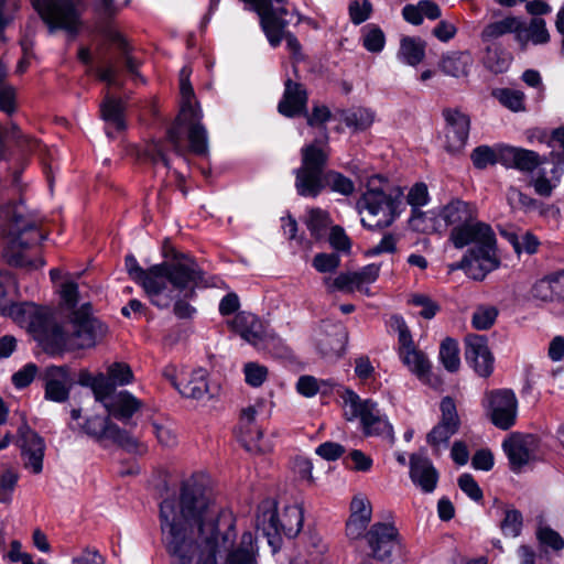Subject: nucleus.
Returning a JSON list of instances; mask_svg holds the SVG:
<instances>
[{
  "label": "nucleus",
  "instance_id": "34",
  "mask_svg": "<svg viewBox=\"0 0 564 564\" xmlns=\"http://www.w3.org/2000/svg\"><path fill=\"white\" fill-rule=\"evenodd\" d=\"M239 441L248 452L253 454H264L273 447L269 440L263 438V432L258 425L239 427Z\"/></svg>",
  "mask_w": 564,
  "mask_h": 564
},
{
  "label": "nucleus",
  "instance_id": "23",
  "mask_svg": "<svg viewBox=\"0 0 564 564\" xmlns=\"http://www.w3.org/2000/svg\"><path fill=\"white\" fill-rule=\"evenodd\" d=\"M73 378L65 366H51L45 370V399L65 402L69 397Z\"/></svg>",
  "mask_w": 564,
  "mask_h": 564
},
{
  "label": "nucleus",
  "instance_id": "42",
  "mask_svg": "<svg viewBox=\"0 0 564 564\" xmlns=\"http://www.w3.org/2000/svg\"><path fill=\"white\" fill-rule=\"evenodd\" d=\"M305 224L311 235L315 239H319L325 235L327 228L329 227L330 218L327 212L317 207L311 208L307 213Z\"/></svg>",
  "mask_w": 564,
  "mask_h": 564
},
{
  "label": "nucleus",
  "instance_id": "52",
  "mask_svg": "<svg viewBox=\"0 0 564 564\" xmlns=\"http://www.w3.org/2000/svg\"><path fill=\"white\" fill-rule=\"evenodd\" d=\"M386 36L382 30L373 24L368 25L364 31L362 45L371 53H379L383 50Z\"/></svg>",
  "mask_w": 564,
  "mask_h": 564
},
{
  "label": "nucleus",
  "instance_id": "46",
  "mask_svg": "<svg viewBox=\"0 0 564 564\" xmlns=\"http://www.w3.org/2000/svg\"><path fill=\"white\" fill-rule=\"evenodd\" d=\"M440 359L446 370L455 372L460 366L458 344L453 338H445L440 347Z\"/></svg>",
  "mask_w": 564,
  "mask_h": 564
},
{
  "label": "nucleus",
  "instance_id": "54",
  "mask_svg": "<svg viewBox=\"0 0 564 564\" xmlns=\"http://www.w3.org/2000/svg\"><path fill=\"white\" fill-rule=\"evenodd\" d=\"M246 383L253 388L261 387L268 379L269 370L258 362H247L243 366Z\"/></svg>",
  "mask_w": 564,
  "mask_h": 564
},
{
  "label": "nucleus",
  "instance_id": "32",
  "mask_svg": "<svg viewBox=\"0 0 564 564\" xmlns=\"http://www.w3.org/2000/svg\"><path fill=\"white\" fill-rule=\"evenodd\" d=\"M226 551H228L226 564H257V553L251 532H245L239 544L234 546L232 543Z\"/></svg>",
  "mask_w": 564,
  "mask_h": 564
},
{
  "label": "nucleus",
  "instance_id": "17",
  "mask_svg": "<svg viewBox=\"0 0 564 564\" xmlns=\"http://www.w3.org/2000/svg\"><path fill=\"white\" fill-rule=\"evenodd\" d=\"M443 117L446 122L444 131V148L452 154L458 153L467 143L470 119L466 113L458 109L451 108L443 110Z\"/></svg>",
  "mask_w": 564,
  "mask_h": 564
},
{
  "label": "nucleus",
  "instance_id": "36",
  "mask_svg": "<svg viewBox=\"0 0 564 564\" xmlns=\"http://www.w3.org/2000/svg\"><path fill=\"white\" fill-rule=\"evenodd\" d=\"M191 70L183 67L180 72V90H181V111L178 117L184 118L189 116L193 118L196 112L202 110L194 104V90L189 83Z\"/></svg>",
  "mask_w": 564,
  "mask_h": 564
},
{
  "label": "nucleus",
  "instance_id": "4",
  "mask_svg": "<svg viewBox=\"0 0 564 564\" xmlns=\"http://www.w3.org/2000/svg\"><path fill=\"white\" fill-rule=\"evenodd\" d=\"M41 225L42 220L29 212L22 200L0 207V238L7 243L6 257L9 264L28 269L44 265L42 258L29 259L22 252L46 238Z\"/></svg>",
  "mask_w": 564,
  "mask_h": 564
},
{
  "label": "nucleus",
  "instance_id": "9",
  "mask_svg": "<svg viewBox=\"0 0 564 564\" xmlns=\"http://www.w3.org/2000/svg\"><path fill=\"white\" fill-rule=\"evenodd\" d=\"M345 404L349 408L348 420L359 417L366 436H380L390 444L394 443L393 427L387 416L381 413L377 402L370 399L364 400L355 392L348 391Z\"/></svg>",
  "mask_w": 564,
  "mask_h": 564
},
{
  "label": "nucleus",
  "instance_id": "39",
  "mask_svg": "<svg viewBox=\"0 0 564 564\" xmlns=\"http://www.w3.org/2000/svg\"><path fill=\"white\" fill-rule=\"evenodd\" d=\"M563 172L562 166L554 165L551 171L552 177L547 178L545 171H540L539 175L531 181L534 192L542 197H550L553 189L560 184Z\"/></svg>",
  "mask_w": 564,
  "mask_h": 564
},
{
  "label": "nucleus",
  "instance_id": "49",
  "mask_svg": "<svg viewBox=\"0 0 564 564\" xmlns=\"http://www.w3.org/2000/svg\"><path fill=\"white\" fill-rule=\"evenodd\" d=\"M549 148L550 161L556 166L564 165V126L551 131Z\"/></svg>",
  "mask_w": 564,
  "mask_h": 564
},
{
  "label": "nucleus",
  "instance_id": "7",
  "mask_svg": "<svg viewBox=\"0 0 564 564\" xmlns=\"http://www.w3.org/2000/svg\"><path fill=\"white\" fill-rule=\"evenodd\" d=\"M449 240L457 249L475 243L459 263V268L474 280H482L499 267L495 234L489 225L477 218L452 229Z\"/></svg>",
  "mask_w": 564,
  "mask_h": 564
},
{
  "label": "nucleus",
  "instance_id": "27",
  "mask_svg": "<svg viewBox=\"0 0 564 564\" xmlns=\"http://www.w3.org/2000/svg\"><path fill=\"white\" fill-rule=\"evenodd\" d=\"M437 217L443 220L446 226L455 229L477 218V207L471 203L455 198L440 209Z\"/></svg>",
  "mask_w": 564,
  "mask_h": 564
},
{
  "label": "nucleus",
  "instance_id": "51",
  "mask_svg": "<svg viewBox=\"0 0 564 564\" xmlns=\"http://www.w3.org/2000/svg\"><path fill=\"white\" fill-rule=\"evenodd\" d=\"M200 282H203V271L202 270H200V278H199V280L197 282L191 284L187 289L181 291L180 294L177 295V297L172 301V303L174 302L173 312H174L176 317H178V318H191L194 315L195 308L192 305H189L186 301L180 300V296H181L182 293H184L185 297L193 296L194 293H195V291H194L195 288Z\"/></svg>",
  "mask_w": 564,
  "mask_h": 564
},
{
  "label": "nucleus",
  "instance_id": "64",
  "mask_svg": "<svg viewBox=\"0 0 564 564\" xmlns=\"http://www.w3.org/2000/svg\"><path fill=\"white\" fill-rule=\"evenodd\" d=\"M340 259L335 253H317L313 259V267L318 272H332L339 267Z\"/></svg>",
  "mask_w": 564,
  "mask_h": 564
},
{
  "label": "nucleus",
  "instance_id": "41",
  "mask_svg": "<svg viewBox=\"0 0 564 564\" xmlns=\"http://www.w3.org/2000/svg\"><path fill=\"white\" fill-rule=\"evenodd\" d=\"M492 96L506 108L513 112L525 110V95L521 90L511 88H498Z\"/></svg>",
  "mask_w": 564,
  "mask_h": 564
},
{
  "label": "nucleus",
  "instance_id": "48",
  "mask_svg": "<svg viewBox=\"0 0 564 564\" xmlns=\"http://www.w3.org/2000/svg\"><path fill=\"white\" fill-rule=\"evenodd\" d=\"M78 381L82 386L91 388L97 401H99L100 398H102L105 393L110 389V384L108 383L109 380L107 379L106 375L101 372L93 376L88 371H82Z\"/></svg>",
  "mask_w": 564,
  "mask_h": 564
},
{
  "label": "nucleus",
  "instance_id": "47",
  "mask_svg": "<svg viewBox=\"0 0 564 564\" xmlns=\"http://www.w3.org/2000/svg\"><path fill=\"white\" fill-rule=\"evenodd\" d=\"M108 383L112 387V391H116L117 386H126L133 381V372L130 366L126 362H113L107 367L105 373Z\"/></svg>",
  "mask_w": 564,
  "mask_h": 564
},
{
  "label": "nucleus",
  "instance_id": "56",
  "mask_svg": "<svg viewBox=\"0 0 564 564\" xmlns=\"http://www.w3.org/2000/svg\"><path fill=\"white\" fill-rule=\"evenodd\" d=\"M409 304L421 307L419 314L425 319L433 318L440 311V305L425 294H413Z\"/></svg>",
  "mask_w": 564,
  "mask_h": 564
},
{
  "label": "nucleus",
  "instance_id": "45",
  "mask_svg": "<svg viewBox=\"0 0 564 564\" xmlns=\"http://www.w3.org/2000/svg\"><path fill=\"white\" fill-rule=\"evenodd\" d=\"M523 41H518L524 46L529 41L533 44H544L550 40V34L545 26V21L541 18H533L528 26L523 24Z\"/></svg>",
  "mask_w": 564,
  "mask_h": 564
},
{
  "label": "nucleus",
  "instance_id": "59",
  "mask_svg": "<svg viewBox=\"0 0 564 564\" xmlns=\"http://www.w3.org/2000/svg\"><path fill=\"white\" fill-rule=\"evenodd\" d=\"M59 293H61L63 303L69 310H72V312L69 314H72L74 311H77L82 307V305H80L79 307L76 308V306L78 305V303L80 301L78 284L76 282L65 281L61 285Z\"/></svg>",
  "mask_w": 564,
  "mask_h": 564
},
{
  "label": "nucleus",
  "instance_id": "38",
  "mask_svg": "<svg viewBox=\"0 0 564 564\" xmlns=\"http://www.w3.org/2000/svg\"><path fill=\"white\" fill-rule=\"evenodd\" d=\"M399 56L411 65L415 66L421 63L425 56V43L415 37H403L401 40Z\"/></svg>",
  "mask_w": 564,
  "mask_h": 564
},
{
  "label": "nucleus",
  "instance_id": "55",
  "mask_svg": "<svg viewBox=\"0 0 564 564\" xmlns=\"http://www.w3.org/2000/svg\"><path fill=\"white\" fill-rule=\"evenodd\" d=\"M498 316L494 306H479L473 314L471 324L476 329L485 330L490 328Z\"/></svg>",
  "mask_w": 564,
  "mask_h": 564
},
{
  "label": "nucleus",
  "instance_id": "25",
  "mask_svg": "<svg viewBox=\"0 0 564 564\" xmlns=\"http://www.w3.org/2000/svg\"><path fill=\"white\" fill-rule=\"evenodd\" d=\"M307 99L305 87L289 78L284 83V93L279 101L278 110L289 118L302 115L306 110Z\"/></svg>",
  "mask_w": 564,
  "mask_h": 564
},
{
  "label": "nucleus",
  "instance_id": "33",
  "mask_svg": "<svg viewBox=\"0 0 564 564\" xmlns=\"http://www.w3.org/2000/svg\"><path fill=\"white\" fill-rule=\"evenodd\" d=\"M347 332L340 325H335L332 333L322 334L317 339V347L325 357H339L347 343Z\"/></svg>",
  "mask_w": 564,
  "mask_h": 564
},
{
  "label": "nucleus",
  "instance_id": "30",
  "mask_svg": "<svg viewBox=\"0 0 564 564\" xmlns=\"http://www.w3.org/2000/svg\"><path fill=\"white\" fill-rule=\"evenodd\" d=\"M178 392L188 399L203 400L209 392L207 371L203 368L181 372Z\"/></svg>",
  "mask_w": 564,
  "mask_h": 564
},
{
  "label": "nucleus",
  "instance_id": "3",
  "mask_svg": "<svg viewBox=\"0 0 564 564\" xmlns=\"http://www.w3.org/2000/svg\"><path fill=\"white\" fill-rule=\"evenodd\" d=\"M126 269L134 281L140 283L151 303L169 308L181 291L197 282L200 268L187 256H176L173 261H164L143 270L133 256L126 257Z\"/></svg>",
  "mask_w": 564,
  "mask_h": 564
},
{
  "label": "nucleus",
  "instance_id": "5",
  "mask_svg": "<svg viewBox=\"0 0 564 564\" xmlns=\"http://www.w3.org/2000/svg\"><path fill=\"white\" fill-rule=\"evenodd\" d=\"M329 148L321 142H311L301 149V165L294 171L295 189L300 196L317 197L326 187L349 196L355 191L352 181L339 172L325 171Z\"/></svg>",
  "mask_w": 564,
  "mask_h": 564
},
{
  "label": "nucleus",
  "instance_id": "60",
  "mask_svg": "<svg viewBox=\"0 0 564 564\" xmlns=\"http://www.w3.org/2000/svg\"><path fill=\"white\" fill-rule=\"evenodd\" d=\"M96 75L99 80L105 82L109 87L122 86L119 79V69L112 61H108L104 65L98 66L96 68Z\"/></svg>",
  "mask_w": 564,
  "mask_h": 564
},
{
  "label": "nucleus",
  "instance_id": "8",
  "mask_svg": "<svg viewBox=\"0 0 564 564\" xmlns=\"http://www.w3.org/2000/svg\"><path fill=\"white\" fill-rule=\"evenodd\" d=\"M389 329L398 335V356L402 364L421 381L427 382L431 375V362L424 351L419 349L411 330L401 315L390 316Z\"/></svg>",
  "mask_w": 564,
  "mask_h": 564
},
{
  "label": "nucleus",
  "instance_id": "58",
  "mask_svg": "<svg viewBox=\"0 0 564 564\" xmlns=\"http://www.w3.org/2000/svg\"><path fill=\"white\" fill-rule=\"evenodd\" d=\"M371 514L372 509L370 501L365 496H355L350 502L349 517H356L357 519L369 523L371 521Z\"/></svg>",
  "mask_w": 564,
  "mask_h": 564
},
{
  "label": "nucleus",
  "instance_id": "1",
  "mask_svg": "<svg viewBox=\"0 0 564 564\" xmlns=\"http://www.w3.org/2000/svg\"><path fill=\"white\" fill-rule=\"evenodd\" d=\"M9 315L51 354L93 348L108 332V327L93 315L88 302L61 325L52 324L46 308L30 302L12 304Z\"/></svg>",
  "mask_w": 564,
  "mask_h": 564
},
{
  "label": "nucleus",
  "instance_id": "2",
  "mask_svg": "<svg viewBox=\"0 0 564 564\" xmlns=\"http://www.w3.org/2000/svg\"><path fill=\"white\" fill-rule=\"evenodd\" d=\"M182 517L193 520L207 551L200 564H216V554L236 539L235 521L215 501L203 477H192L182 486Z\"/></svg>",
  "mask_w": 564,
  "mask_h": 564
},
{
  "label": "nucleus",
  "instance_id": "35",
  "mask_svg": "<svg viewBox=\"0 0 564 564\" xmlns=\"http://www.w3.org/2000/svg\"><path fill=\"white\" fill-rule=\"evenodd\" d=\"M105 35L120 50L127 70L133 76V78H139L143 82L142 76L139 73L141 62L131 54V47L122 34L112 28H108L105 31Z\"/></svg>",
  "mask_w": 564,
  "mask_h": 564
},
{
  "label": "nucleus",
  "instance_id": "19",
  "mask_svg": "<svg viewBox=\"0 0 564 564\" xmlns=\"http://www.w3.org/2000/svg\"><path fill=\"white\" fill-rule=\"evenodd\" d=\"M18 444L24 467L33 474H40L43 469L44 440L28 424L22 423L18 429Z\"/></svg>",
  "mask_w": 564,
  "mask_h": 564
},
{
  "label": "nucleus",
  "instance_id": "62",
  "mask_svg": "<svg viewBox=\"0 0 564 564\" xmlns=\"http://www.w3.org/2000/svg\"><path fill=\"white\" fill-rule=\"evenodd\" d=\"M12 139L14 140L21 148L25 150H33L36 145V140L32 139L29 135H25L21 132L20 128L11 122L7 130L3 132V140Z\"/></svg>",
  "mask_w": 564,
  "mask_h": 564
},
{
  "label": "nucleus",
  "instance_id": "44",
  "mask_svg": "<svg viewBox=\"0 0 564 564\" xmlns=\"http://www.w3.org/2000/svg\"><path fill=\"white\" fill-rule=\"evenodd\" d=\"M343 120L347 127L356 131H362L372 124L375 113L367 108H356L344 112Z\"/></svg>",
  "mask_w": 564,
  "mask_h": 564
},
{
  "label": "nucleus",
  "instance_id": "61",
  "mask_svg": "<svg viewBox=\"0 0 564 564\" xmlns=\"http://www.w3.org/2000/svg\"><path fill=\"white\" fill-rule=\"evenodd\" d=\"M507 200L513 209H532L536 207V200L534 198L514 187L508 189Z\"/></svg>",
  "mask_w": 564,
  "mask_h": 564
},
{
  "label": "nucleus",
  "instance_id": "6",
  "mask_svg": "<svg viewBox=\"0 0 564 564\" xmlns=\"http://www.w3.org/2000/svg\"><path fill=\"white\" fill-rule=\"evenodd\" d=\"M161 530L166 551L172 557V564H200L206 555L204 547L195 540L197 524L182 517V496L180 501L165 499L160 506ZM200 539V536H198Z\"/></svg>",
  "mask_w": 564,
  "mask_h": 564
},
{
  "label": "nucleus",
  "instance_id": "21",
  "mask_svg": "<svg viewBox=\"0 0 564 564\" xmlns=\"http://www.w3.org/2000/svg\"><path fill=\"white\" fill-rule=\"evenodd\" d=\"M465 357L481 377H489L494 370V357L488 348L487 338L469 334L465 338Z\"/></svg>",
  "mask_w": 564,
  "mask_h": 564
},
{
  "label": "nucleus",
  "instance_id": "18",
  "mask_svg": "<svg viewBox=\"0 0 564 564\" xmlns=\"http://www.w3.org/2000/svg\"><path fill=\"white\" fill-rule=\"evenodd\" d=\"M84 430L98 441L110 440L129 451L138 446V441L133 436L112 423L107 416L95 415L89 417L84 424Z\"/></svg>",
  "mask_w": 564,
  "mask_h": 564
},
{
  "label": "nucleus",
  "instance_id": "11",
  "mask_svg": "<svg viewBox=\"0 0 564 564\" xmlns=\"http://www.w3.org/2000/svg\"><path fill=\"white\" fill-rule=\"evenodd\" d=\"M34 10L50 32L64 30L70 34L78 32L80 28V12L77 0H31Z\"/></svg>",
  "mask_w": 564,
  "mask_h": 564
},
{
  "label": "nucleus",
  "instance_id": "12",
  "mask_svg": "<svg viewBox=\"0 0 564 564\" xmlns=\"http://www.w3.org/2000/svg\"><path fill=\"white\" fill-rule=\"evenodd\" d=\"M303 509L299 505H292L284 508L282 513L273 509L263 511L258 517V530H261L268 538L271 545L281 534L288 538H295L303 527Z\"/></svg>",
  "mask_w": 564,
  "mask_h": 564
},
{
  "label": "nucleus",
  "instance_id": "20",
  "mask_svg": "<svg viewBox=\"0 0 564 564\" xmlns=\"http://www.w3.org/2000/svg\"><path fill=\"white\" fill-rule=\"evenodd\" d=\"M106 408L109 415L122 422L129 421L138 412L143 403L129 391H112V387L99 400Z\"/></svg>",
  "mask_w": 564,
  "mask_h": 564
},
{
  "label": "nucleus",
  "instance_id": "31",
  "mask_svg": "<svg viewBox=\"0 0 564 564\" xmlns=\"http://www.w3.org/2000/svg\"><path fill=\"white\" fill-rule=\"evenodd\" d=\"M523 23L516 17H507L485 26L481 39L485 42L497 40L506 34L514 33L517 41H523Z\"/></svg>",
  "mask_w": 564,
  "mask_h": 564
},
{
  "label": "nucleus",
  "instance_id": "28",
  "mask_svg": "<svg viewBox=\"0 0 564 564\" xmlns=\"http://www.w3.org/2000/svg\"><path fill=\"white\" fill-rule=\"evenodd\" d=\"M232 328L246 341L256 347H262L265 340V332L262 323L251 313H238L232 321Z\"/></svg>",
  "mask_w": 564,
  "mask_h": 564
},
{
  "label": "nucleus",
  "instance_id": "16",
  "mask_svg": "<svg viewBox=\"0 0 564 564\" xmlns=\"http://www.w3.org/2000/svg\"><path fill=\"white\" fill-rule=\"evenodd\" d=\"M440 410V422L426 435V442L432 447L434 455H438L442 449L448 447L451 437L457 433L460 426L456 403L453 398H443Z\"/></svg>",
  "mask_w": 564,
  "mask_h": 564
},
{
  "label": "nucleus",
  "instance_id": "22",
  "mask_svg": "<svg viewBox=\"0 0 564 564\" xmlns=\"http://www.w3.org/2000/svg\"><path fill=\"white\" fill-rule=\"evenodd\" d=\"M547 160L538 152L511 145L500 147V163L524 173H532Z\"/></svg>",
  "mask_w": 564,
  "mask_h": 564
},
{
  "label": "nucleus",
  "instance_id": "26",
  "mask_svg": "<svg viewBox=\"0 0 564 564\" xmlns=\"http://www.w3.org/2000/svg\"><path fill=\"white\" fill-rule=\"evenodd\" d=\"M124 110V102L121 99L111 96L109 91L105 94L100 104V116L106 123V132L109 137L126 129Z\"/></svg>",
  "mask_w": 564,
  "mask_h": 564
},
{
  "label": "nucleus",
  "instance_id": "57",
  "mask_svg": "<svg viewBox=\"0 0 564 564\" xmlns=\"http://www.w3.org/2000/svg\"><path fill=\"white\" fill-rule=\"evenodd\" d=\"M329 288L346 292V293H352L355 291L362 292V289L359 285V282L357 280L355 272H343L338 274L333 281Z\"/></svg>",
  "mask_w": 564,
  "mask_h": 564
},
{
  "label": "nucleus",
  "instance_id": "14",
  "mask_svg": "<svg viewBox=\"0 0 564 564\" xmlns=\"http://www.w3.org/2000/svg\"><path fill=\"white\" fill-rule=\"evenodd\" d=\"M518 399L511 389H496L485 393L482 406L490 422L499 430L514 426L518 416Z\"/></svg>",
  "mask_w": 564,
  "mask_h": 564
},
{
  "label": "nucleus",
  "instance_id": "63",
  "mask_svg": "<svg viewBox=\"0 0 564 564\" xmlns=\"http://www.w3.org/2000/svg\"><path fill=\"white\" fill-rule=\"evenodd\" d=\"M0 110L8 116L17 110V90L10 84L0 88Z\"/></svg>",
  "mask_w": 564,
  "mask_h": 564
},
{
  "label": "nucleus",
  "instance_id": "43",
  "mask_svg": "<svg viewBox=\"0 0 564 564\" xmlns=\"http://www.w3.org/2000/svg\"><path fill=\"white\" fill-rule=\"evenodd\" d=\"M503 519L500 522V529L506 536L516 538L521 533L522 514L519 510L500 503Z\"/></svg>",
  "mask_w": 564,
  "mask_h": 564
},
{
  "label": "nucleus",
  "instance_id": "29",
  "mask_svg": "<svg viewBox=\"0 0 564 564\" xmlns=\"http://www.w3.org/2000/svg\"><path fill=\"white\" fill-rule=\"evenodd\" d=\"M532 443L533 440L530 436H512L503 442L502 447L513 471H519L533 459Z\"/></svg>",
  "mask_w": 564,
  "mask_h": 564
},
{
  "label": "nucleus",
  "instance_id": "37",
  "mask_svg": "<svg viewBox=\"0 0 564 564\" xmlns=\"http://www.w3.org/2000/svg\"><path fill=\"white\" fill-rule=\"evenodd\" d=\"M473 64L470 54L456 52L444 56L441 61L442 70L449 76L460 77L468 74L469 67Z\"/></svg>",
  "mask_w": 564,
  "mask_h": 564
},
{
  "label": "nucleus",
  "instance_id": "24",
  "mask_svg": "<svg viewBox=\"0 0 564 564\" xmlns=\"http://www.w3.org/2000/svg\"><path fill=\"white\" fill-rule=\"evenodd\" d=\"M410 478L423 492L431 494L438 481V473L432 462L422 455L410 456Z\"/></svg>",
  "mask_w": 564,
  "mask_h": 564
},
{
  "label": "nucleus",
  "instance_id": "13",
  "mask_svg": "<svg viewBox=\"0 0 564 564\" xmlns=\"http://www.w3.org/2000/svg\"><path fill=\"white\" fill-rule=\"evenodd\" d=\"M361 224L369 229L389 227L397 216V202L382 189L369 187L359 200Z\"/></svg>",
  "mask_w": 564,
  "mask_h": 564
},
{
  "label": "nucleus",
  "instance_id": "15",
  "mask_svg": "<svg viewBox=\"0 0 564 564\" xmlns=\"http://www.w3.org/2000/svg\"><path fill=\"white\" fill-rule=\"evenodd\" d=\"M365 539L370 550L368 554L378 562L391 563L401 551L398 531L391 524L375 523L365 534Z\"/></svg>",
  "mask_w": 564,
  "mask_h": 564
},
{
  "label": "nucleus",
  "instance_id": "40",
  "mask_svg": "<svg viewBox=\"0 0 564 564\" xmlns=\"http://www.w3.org/2000/svg\"><path fill=\"white\" fill-rule=\"evenodd\" d=\"M307 118V124L310 127L318 128L321 131V138L315 139L313 142H321L325 148H328V132L325 123L330 119V110L326 106H314L312 113L303 112Z\"/></svg>",
  "mask_w": 564,
  "mask_h": 564
},
{
  "label": "nucleus",
  "instance_id": "10",
  "mask_svg": "<svg viewBox=\"0 0 564 564\" xmlns=\"http://www.w3.org/2000/svg\"><path fill=\"white\" fill-rule=\"evenodd\" d=\"M202 112L195 116L177 117L176 122L167 132V139L178 155L188 150L196 155L208 153V135L206 128L200 123Z\"/></svg>",
  "mask_w": 564,
  "mask_h": 564
},
{
  "label": "nucleus",
  "instance_id": "50",
  "mask_svg": "<svg viewBox=\"0 0 564 564\" xmlns=\"http://www.w3.org/2000/svg\"><path fill=\"white\" fill-rule=\"evenodd\" d=\"M470 159L477 169H486L488 165L500 163V148L495 151L488 145H480L473 150Z\"/></svg>",
  "mask_w": 564,
  "mask_h": 564
},
{
  "label": "nucleus",
  "instance_id": "53",
  "mask_svg": "<svg viewBox=\"0 0 564 564\" xmlns=\"http://www.w3.org/2000/svg\"><path fill=\"white\" fill-rule=\"evenodd\" d=\"M373 11L370 0H350L348 14L352 24L359 25L367 21Z\"/></svg>",
  "mask_w": 564,
  "mask_h": 564
}]
</instances>
